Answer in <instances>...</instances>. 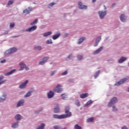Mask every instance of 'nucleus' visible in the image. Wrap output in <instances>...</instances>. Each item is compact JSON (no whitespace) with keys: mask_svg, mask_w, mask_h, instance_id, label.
Returning <instances> with one entry per match:
<instances>
[{"mask_svg":"<svg viewBox=\"0 0 129 129\" xmlns=\"http://www.w3.org/2000/svg\"><path fill=\"white\" fill-rule=\"evenodd\" d=\"M121 129H127V127H126V126H124L123 127H122Z\"/></svg>","mask_w":129,"mask_h":129,"instance_id":"5fc2aeb1","label":"nucleus"},{"mask_svg":"<svg viewBox=\"0 0 129 129\" xmlns=\"http://www.w3.org/2000/svg\"><path fill=\"white\" fill-rule=\"evenodd\" d=\"M113 6H114V4H113Z\"/></svg>","mask_w":129,"mask_h":129,"instance_id":"e2e57ef3","label":"nucleus"},{"mask_svg":"<svg viewBox=\"0 0 129 129\" xmlns=\"http://www.w3.org/2000/svg\"><path fill=\"white\" fill-rule=\"evenodd\" d=\"M103 49V46L100 47L99 49H97L94 52V54L96 55V54H98L100 52H101Z\"/></svg>","mask_w":129,"mask_h":129,"instance_id":"ddd939ff","label":"nucleus"},{"mask_svg":"<svg viewBox=\"0 0 129 129\" xmlns=\"http://www.w3.org/2000/svg\"><path fill=\"white\" fill-rule=\"evenodd\" d=\"M68 73V72H67V71H64L63 73H62L61 74V75H62V76H65V75H67Z\"/></svg>","mask_w":129,"mask_h":129,"instance_id":"c03bdc74","label":"nucleus"},{"mask_svg":"<svg viewBox=\"0 0 129 129\" xmlns=\"http://www.w3.org/2000/svg\"><path fill=\"white\" fill-rule=\"evenodd\" d=\"M98 45V43H96V41L94 44V47H96V46H97Z\"/></svg>","mask_w":129,"mask_h":129,"instance_id":"603ef678","label":"nucleus"},{"mask_svg":"<svg viewBox=\"0 0 129 129\" xmlns=\"http://www.w3.org/2000/svg\"><path fill=\"white\" fill-rule=\"evenodd\" d=\"M77 59L79 60V61H80V60H82L83 59V57L81 55H79L77 56Z\"/></svg>","mask_w":129,"mask_h":129,"instance_id":"e433bc0d","label":"nucleus"},{"mask_svg":"<svg viewBox=\"0 0 129 129\" xmlns=\"http://www.w3.org/2000/svg\"><path fill=\"white\" fill-rule=\"evenodd\" d=\"M49 59V57L48 56H46L43 58V60L42 61H39V65H44L47 61H48V59Z\"/></svg>","mask_w":129,"mask_h":129,"instance_id":"6e6552de","label":"nucleus"},{"mask_svg":"<svg viewBox=\"0 0 129 129\" xmlns=\"http://www.w3.org/2000/svg\"><path fill=\"white\" fill-rule=\"evenodd\" d=\"M9 32L7 31H6L5 34H8Z\"/></svg>","mask_w":129,"mask_h":129,"instance_id":"052dcab7","label":"nucleus"},{"mask_svg":"<svg viewBox=\"0 0 129 129\" xmlns=\"http://www.w3.org/2000/svg\"><path fill=\"white\" fill-rule=\"evenodd\" d=\"M20 71H22V70H24L25 69V67H26V64H25V63H24L23 61L20 63Z\"/></svg>","mask_w":129,"mask_h":129,"instance_id":"2eb2a0df","label":"nucleus"},{"mask_svg":"<svg viewBox=\"0 0 129 129\" xmlns=\"http://www.w3.org/2000/svg\"><path fill=\"white\" fill-rule=\"evenodd\" d=\"M67 128L66 127H64V128H62V129H66Z\"/></svg>","mask_w":129,"mask_h":129,"instance_id":"680f3d73","label":"nucleus"},{"mask_svg":"<svg viewBox=\"0 0 129 129\" xmlns=\"http://www.w3.org/2000/svg\"><path fill=\"white\" fill-rule=\"evenodd\" d=\"M32 92L31 91H29L24 96V97H29V96H31L32 95Z\"/></svg>","mask_w":129,"mask_h":129,"instance_id":"c756f323","label":"nucleus"},{"mask_svg":"<svg viewBox=\"0 0 129 129\" xmlns=\"http://www.w3.org/2000/svg\"><path fill=\"white\" fill-rule=\"evenodd\" d=\"M14 72H16V70L14 69L8 73H5L4 75L5 76H10V75H12V74H13V73H14Z\"/></svg>","mask_w":129,"mask_h":129,"instance_id":"dca6fc26","label":"nucleus"},{"mask_svg":"<svg viewBox=\"0 0 129 129\" xmlns=\"http://www.w3.org/2000/svg\"><path fill=\"white\" fill-rule=\"evenodd\" d=\"M22 118H23V116L19 114H17L15 116V119H16V120H21Z\"/></svg>","mask_w":129,"mask_h":129,"instance_id":"6ab92c4d","label":"nucleus"},{"mask_svg":"<svg viewBox=\"0 0 129 129\" xmlns=\"http://www.w3.org/2000/svg\"><path fill=\"white\" fill-rule=\"evenodd\" d=\"M54 112L55 113H58L60 112V107L59 105L57 104H55L54 108Z\"/></svg>","mask_w":129,"mask_h":129,"instance_id":"1a4fd4ad","label":"nucleus"},{"mask_svg":"<svg viewBox=\"0 0 129 129\" xmlns=\"http://www.w3.org/2000/svg\"><path fill=\"white\" fill-rule=\"evenodd\" d=\"M37 29V26H32L30 28L26 29V32H33V31H35V30Z\"/></svg>","mask_w":129,"mask_h":129,"instance_id":"9d476101","label":"nucleus"},{"mask_svg":"<svg viewBox=\"0 0 129 129\" xmlns=\"http://www.w3.org/2000/svg\"><path fill=\"white\" fill-rule=\"evenodd\" d=\"M27 84H28V80H26L24 83H23L20 85V88L23 89L25 88L26 86H27Z\"/></svg>","mask_w":129,"mask_h":129,"instance_id":"4468645a","label":"nucleus"},{"mask_svg":"<svg viewBox=\"0 0 129 129\" xmlns=\"http://www.w3.org/2000/svg\"><path fill=\"white\" fill-rule=\"evenodd\" d=\"M53 128L54 129H61V126L59 125H55L53 126Z\"/></svg>","mask_w":129,"mask_h":129,"instance_id":"79ce46f5","label":"nucleus"},{"mask_svg":"<svg viewBox=\"0 0 129 129\" xmlns=\"http://www.w3.org/2000/svg\"><path fill=\"white\" fill-rule=\"evenodd\" d=\"M98 14L99 15V17L100 19H103V18H104V17H105L106 15V11H99Z\"/></svg>","mask_w":129,"mask_h":129,"instance_id":"423d86ee","label":"nucleus"},{"mask_svg":"<svg viewBox=\"0 0 129 129\" xmlns=\"http://www.w3.org/2000/svg\"><path fill=\"white\" fill-rule=\"evenodd\" d=\"M46 44H53V42H52V39H49L46 41Z\"/></svg>","mask_w":129,"mask_h":129,"instance_id":"ea45409f","label":"nucleus"},{"mask_svg":"<svg viewBox=\"0 0 129 129\" xmlns=\"http://www.w3.org/2000/svg\"><path fill=\"white\" fill-rule=\"evenodd\" d=\"M14 27H15V23H14V22L11 23L10 24V29H13V28H14Z\"/></svg>","mask_w":129,"mask_h":129,"instance_id":"f704fd0d","label":"nucleus"},{"mask_svg":"<svg viewBox=\"0 0 129 129\" xmlns=\"http://www.w3.org/2000/svg\"><path fill=\"white\" fill-rule=\"evenodd\" d=\"M25 69V70H26V71H27V70H29V68L28 67H26L24 68Z\"/></svg>","mask_w":129,"mask_h":129,"instance_id":"864d4df0","label":"nucleus"},{"mask_svg":"<svg viewBox=\"0 0 129 129\" xmlns=\"http://www.w3.org/2000/svg\"><path fill=\"white\" fill-rule=\"evenodd\" d=\"M37 23H38V19H36L32 23H30V26H34V25H36Z\"/></svg>","mask_w":129,"mask_h":129,"instance_id":"72a5a7b5","label":"nucleus"},{"mask_svg":"<svg viewBox=\"0 0 129 129\" xmlns=\"http://www.w3.org/2000/svg\"><path fill=\"white\" fill-rule=\"evenodd\" d=\"M116 102H117V98H116V97H113L111 99L108 105L109 107H111L112 106V105L116 103Z\"/></svg>","mask_w":129,"mask_h":129,"instance_id":"20e7f679","label":"nucleus"},{"mask_svg":"<svg viewBox=\"0 0 129 129\" xmlns=\"http://www.w3.org/2000/svg\"><path fill=\"white\" fill-rule=\"evenodd\" d=\"M126 60H127V57H124L123 56L121 57V58L118 60V62L119 64H121V63H123L124 61H126Z\"/></svg>","mask_w":129,"mask_h":129,"instance_id":"f8f14e48","label":"nucleus"},{"mask_svg":"<svg viewBox=\"0 0 129 129\" xmlns=\"http://www.w3.org/2000/svg\"><path fill=\"white\" fill-rule=\"evenodd\" d=\"M44 127H45V124L41 123L37 128H36V129H44Z\"/></svg>","mask_w":129,"mask_h":129,"instance_id":"bb28decb","label":"nucleus"},{"mask_svg":"<svg viewBox=\"0 0 129 129\" xmlns=\"http://www.w3.org/2000/svg\"><path fill=\"white\" fill-rule=\"evenodd\" d=\"M59 36H61V34L60 33H57L56 35H54L52 36V39L53 40H56L58 39L59 37Z\"/></svg>","mask_w":129,"mask_h":129,"instance_id":"b1692460","label":"nucleus"},{"mask_svg":"<svg viewBox=\"0 0 129 129\" xmlns=\"http://www.w3.org/2000/svg\"><path fill=\"white\" fill-rule=\"evenodd\" d=\"M35 50H38V51H41L42 50V47L40 46H36L34 48Z\"/></svg>","mask_w":129,"mask_h":129,"instance_id":"c9c22d12","label":"nucleus"},{"mask_svg":"<svg viewBox=\"0 0 129 129\" xmlns=\"http://www.w3.org/2000/svg\"><path fill=\"white\" fill-rule=\"evenodd\" d=\"M55 73H56V71L52 72L50 74L51 76H53V75H54Z\"/></svg>","mask_w":129,"mask_h":129,"instance_id":"de8ad7c7","label":"nucleus"},{"mask_svg":"<svg viewBox=\"0 0 129 129\" xmlns=\"http://www.w3.org/2000/svg\"><path fill=\"white\" fill-rule=\"evenodd\" d=\"M60 87H62V86L60 84H57L56 87L53 89V91L54 92H57V93H61V92L63 91V89Z\"/></svg>","mask_w":129,"mask_h":129,"instance_id":"f03ea898","label":"nucleus"},{"mask_svg":"<svg viewBox=\"0 0 129 129\" xmlns=\"http://www.w3.org/2000/svg\"><path fill=\"white\" fill-rule=\"evenodd\" d=\"M75 129H82V127L77 124L75 125L74 127Z\"/></svg>","mask_w":129,"mask_h":129,"instance_id":"473e14b6","label":"nucleus"},{"mask_svg":"<svg viewBox=\"0 0 129 129\" xmlns=\"http://www.w3.org/2000/svg\"><path fill=\"white\" fill-rule=\"evenodd\" d=\"M6 96H7L6 95H3V98H0V102H3V101H5L6 100Z\"/></svg>","mask_w":129,"mask_h":129,"instance_id":"c85d7f7f","label":"nucleus"},{"mask_svg":"<svg viewBox=\"0 0 129 129\" xmlns=\"http://www.w3.org/2000/svg\"><path fill=\"white\" fill-rule=\"evenodd\" d=\"M94 120V117L89 118L87 119V122H92Z\"/></svg>","mask_w":129,"mask_h":129,"instance_id":"7c9ffc66","label":"nucleus"},{"mask_svg":"<svg viewBox=\"0 0 129 129\" xmlns=\"http://www.w3.org/2000/svg\"><path fill=\"white\" fill-rule=\"evenodd\" d=\"M54 5L55 3H51L49 4V6H50V7H53V6H54Z\"/></svg>","mask_w":129,"mask_h":129,"instance_id":"49530a36","label":"nucleus"},{"mask_svg":"<svg viewBox=\"0 0 129 129\" xmlns=\"http://www.w3.org/2000/svg\"><path fill=\"white\" fill-rule=\"evenodd\" d=\"M14 1L13 0H11V1H9L8 2V3L7 5V8H9V7H10V6H11V5H13V3H14Z\"/></svg>","mask_w":129,"mask_h":129,"instance_id":"2f4dec72","label":"nucleus"},{"mask_svg":"<svg viewBox=\"0 0 129 129\" xmlns=\"http://www.w3.org/2000/svg\"><path fill=\"white\" fill-rule=\"evenodd\" d=\"M17 50V48L16 47L10 48L5 52V55H10V54H13V53H14V52H16Z\"/></svg>","mask_w":129,"mask_h":129,"instance_id":"7ed1b4c3","label":"nucleus"},{"mask_svg":"<svg viewBox=\"0 0 129 129\" xmlns=\"http://www.w3.org/2000/svg\"><path fill=\"white\" fill-rule=\"evenodd\" d=\"M101 40V37L99 36L96 40V43H99L100 42V40Z\"/></svg>","mask_w":129,"mask_h":129,"instance_id":"58836bf2","label":"nucleus"},{"mask_svg":"<svg viewBox=\"0 0 129 129\" xmlns=\"http://www.w3.org/2000/svg\"><path fill=\"white\" fill-rule=\"evenodd\" d=\"M6 80H4V81H2L1 82H0V85L1 84H4V83H5V82H6Z\"/></svg>","mask_w":129,"mask_h":129,"instance_id":"09e8293b","label":"nucleus"},{"mask_svg":"<svg viewBox=\"0 0 129 129\" xmlns=\"http://www.w3.org/2000/svg\"><path fill=\"white\" fill-rule=\"evenodd\" d=\"M92 102H93L92 100H90L89 101L87 102L85 104V107H87V106H88V105H89V104H91V103H92Z\"/></svg>","mask_w":129,"mask_h":129,"instance_id":"cd10ccee","label":"nucleus"},{"mask_svg":"<svg viewBox=\"0 0 129 129\" xmlns=\"http://www.w3.org/2000/svg\"><path fill=\"white\" fill-rule=\"evenodd\" d=\"M95 2H96V0H93L92 3H93V4H94V3H95Z\"/></svg>","mask_w":129,"mask_h":129,"instance_id":"bf43d9fd","label":"nucleus"},{"mask_svg":"<svg viewBox=\"0 0 129 129\" xmlns=\"http://www.w3.org/2000/svg\"><path fill=\"white\" fill-rule=\"evenodd\" d=\"M53 118H58V119H62V118H63L64 115L62 114L61 115H58V114H53Z\"/></svg>","mask_w":129,"mask_h":129,"instance_id":"9b49d317","label":"nucleus"},{"mask_svg":"<svg viewBox=\"0 0 129 129\" xmlns=\"http://www.w3.org/2000/svg\"><path fill=\"white\" fill-rule=\"evenodd\" d=\"M40 111H41V110H39V111H35V114L39 113V112Z\"/></svg>","mask_w":129,"mask_h":129,"instance_id":"13d9d810","label":"nucleus"},{"mask_svg":"<svg viewBox=\"0 0 129 129\" xmlns=\"http://www.w3.org/2000/svg\"><path fill=\"white\" fill-rule=\"evenodd\" d=\"M24 105V100H21L17 103V107Z\"/></svg>","mask_w":129,"mask_h":129,"instance_id":"412c9836","label":"nucleus"},{"mask_svg":"<svg viewBox=\"0 0 129 129\" xmlns=\"http://www.w3.org/2000/svg\"><path fill=\"white\" fill-rule=\"evenodd\" d=\"M72 57V54H70L68 56V58H69V59H70V57Z\"/></svg>","mask_w":129,"mask_h":129,"instance_id":"6e6d98bb","label":"nucleus"},{"mask_svg":"<svg viewBox=\"0 0 129 129\" xmlns=\"http://www.w3.org/2000/svg\"><path fill=\"white\" fill-rule=\"evenodd\" d=\"M80 98L82 99L86 98V97H88V93H83L80 95Z\"/></svg>","mask_w":129,"mask_h":129,"instance_id":"a211bd4d","label":"nucleus"},{"mask_svg":"<svg viewBox=\"0 0 129 129\" xmlns=\"http://www.w3.org/2000/svg\"><path fill=\"white\" fill-rule=\"evenodd\" d=\"M120 19L121 22H125V16L124 14H121L120 16Z\"/></svg>","mask_w":129,"mask_h":129,"instance_id":"5701e85b","label":"nucleus"},{"mask_svg":"<svg viewBox=\"0 0 129 129\" xmlns=\"http://www.w3.org/2000/svg\"><path fill=\"white\" fill-rule=\"evenodd\" d=\"M52 34V32L49 31L46 33H44L43 34V37H48V36H50V35Z\"/></svg>","mask_w":129,"mask_h":129,"instance_id":"a878e982","label":"nucleus"},{"mask_svg":"<svg viewBox=\"0 0 129 129\" xmlns=\"http://www.w3.org/2000/svg\"><path fill=\"white\" fill-rule=\"evenodd\" d=\"M18 126H19V122H18L13 123L12 125V127H13V128H17Z\"/></svg>","mask_w":129,"mask_h":129,"instance_id":"393cba45","label":"nucleus"},{"mask_svg":"<svg viewBox=\"0 0 129 129\" xmlns=\"http://www.w3.org/2000/svg\"><path fill=\"white\" fill-rule=\"evenodd\" d=\"M68 35H69L68 33H65L64 37H68Z\"/></svg>","mask_w":129,"mask_h":129,"instance_id":"4d7b16f0","label":"nucleus"},{"mask_svg":"<svg viewBox=\"0 0 129 129\" xmlns=\"http://www.w3.org/2000/svg\"><path fill=\"white\" fill-rule=\"evenodd\" d=\"M112 108H113V111H117V108H116V107H114V106H113L112 107Z\"/></svg>","mask_w":129,"mask_h":129,"instance_id":"a18cd8bd","label":"nucleus"},{"mask_svg":"<svg viewBox=\"0 0 129 129\" xmlns=\"http://www.w3.org/2000/svg\"><path fill=\"white\" fill-rule=\"evenodd\" d=\"M100 73V71H98L95 75V78L96 79L97 77H98V75H99V73Z\"/></svg>","mask_w":129,"mask_h":129,"instance_id":"4c0bfd02","label":"nucleus"},{"mask_svg":"<svg viewBox=\"0 0 129 129\" xmlns=\"http://www.w3.org/2000/svg\"><path fill=\"white\" fill-rule=\"evenodd\" d=\"M65 95V94H62L61 95V96L62 97V99H63V100H65V99H66V96H64Z\"/></svg>","mask_w":129,"mask_h":129,"instance_id":"37998d69","label":"nucleus"},{"mask_svg":"<svg viewBox=\"0 0 129 129\" xmlns=\"http://www.w3.org/2000/svg\"><path fill=\"white\" fill-rule=\"evenodd\" d=\"M129 77L125 78L124 79H121L119 82L115 84V85H120V84H122V83H124L125 81L128 80Z\"/></svg>","mask_w":129,"mask_h":129,"instance_id":"39448f33","label":"nucleus"},{"mask_svg":"<svg viewBox=\"0 0 129 129\" xmlns=\"http://www.w3.org/2000/svg\"><path fill=\"white\" fill-rule=\"evenodd\" d=\"M85 39H86L85 37H82V38H80L77 42V44L78 45H79V44L82 43L83 42V41H84V40H85Z\"/></svg>","mask_w":129,"mask_h":129,"instance_id":"aec40b11","label":"nucleus"},{"mask_svg":"<svg viewBox=\"0 0 129 129\" xmlns=\"http://www.w3.org/2000/svg\"><path fill=\"white\" fill-rule=\"evenodd\" d=\"M28 9L29 10H28V9L24 10L23 12V14H26V15H28V14H30V12L32 11V10H31L30 8H28Z\"/></svg>","mask_w":129,"mask_h":129,"instance_id":"4be33fe9","label":"nucleus"},{"mask_svg":"<svg viewBox=\"0 0 129 129\" xmlns=\"http://www.w3.org/2000/svg\"><path fill=\"white\" fill-rule=\"evenodd\" d=\"M4 79V76L0 77V81H2Z\"/></svg>","mask_w":129,"mask_h":129,"instance_id":"3c124183","label":"nucleus"},{"mask_svg":"<svg viewBox=\"0 0 129 129\" xmlns=\"http://www.w3.org/2000/svg\"><path fill=\"white\" fill-rule=\"evenodd\" d=\"M54 92L52 91H50L49 93H47V96L48 98H52L54 96Z\"/></svg>","mask_w":129,"mask_h":129,"instance_id":"f3484780","label":"nucleus"},{"mask_svg":"<svg viewBox=\"0 0 129 129\" xmlns=\"http://www.w3.org/2000/svg\"><path fill=\"white\" fill-rule=\"evenodd\" d=\"M78 7L79 8V9H81V10H86L87 9V6L83 5L82 3L81 2H79Z\"/></svg>","mask_w":129,"mask_h":129,"instance_id":"0eeeda50","label":"nucleus"},{"mask_svg":"<svg viewBox=\"0 0 129 129\" xmlns=\"http://www.w3.org/2000/svg\"><path fill=\"white\" fill-rule=\"evenodd\" d=\"M75 104L76 105H77V106H80V102H79V101H77L76 102H75Z\"/></svg>","mask_w":129,"mask_h":129,"instance_id":"a19ab883","label":"nucleus"},{"mask_svg":"<svg viewBox=\"0 0 129 129\" xmlns=\"http://www.w3.org/2000/svg\"><path fill=\"white\" fill-rule=\"evenodd\" d=\"M70 108L69 106H67L65 108V113L66 114H62V115H64L63 118H67L68 117H70V116H72V113L70 111Z\"/></svg>","mask_w":129,"mask_h":129,"instance_id":"f257e3e1","label":"nucleus"},{"mask_svg":"<svg viewBox=\"0 0 129 129\" xmlns=\"http://www.w3.org/2000/svg\"><path fill=\"white\" fill-rule=\"evenodd\" d=\"M6 59H4L1 61V63H6Z\"/></svg>","mask_w":129,"mask_h":129,"instance_id":"8fccbe9b","label":"nucleus"}]
</instances>
